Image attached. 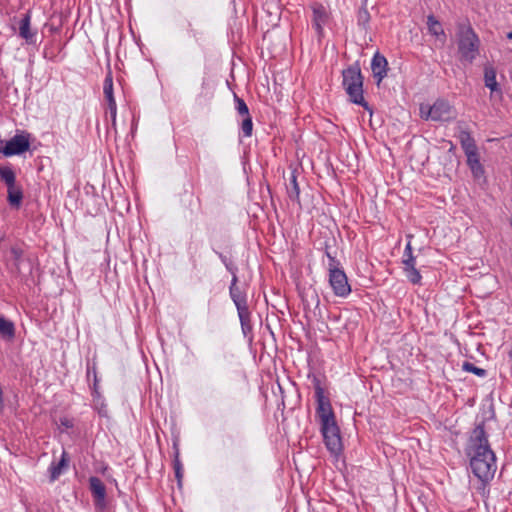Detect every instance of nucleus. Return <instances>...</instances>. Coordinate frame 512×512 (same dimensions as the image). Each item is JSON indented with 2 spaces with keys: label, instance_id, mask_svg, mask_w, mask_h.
I'll return each mask as SVG.
<instances>
[{
  "label": "nucleus",
  "instance_id": "obj_1",
  "mask_svg": "<svg viewBox=\"0 0 512 512\" xmlns=\"http://www.w3.org/2000/svg\"><path fill=\"white\" fill-rule=\"evenodd\" d=\"M466 454L472 473L483 483L493 479L497 470L496 456L490 447L484 424L477 425L471 432Z\"/></svg>",
  "mask_w": 512,
  "mask_h": 512
},
{
  "label": "nucleus",
  "instance_id": "obj_2",
  "mask_svg": "<svg viewBox=\"0 0 512 512\" xmlns=\"http://www.w3.org/2000/svg\"><path fill=\"white\" fill-rule=\"evenodd\" d=\"M456 36L461 61L472 63L479 54V37L468 23H459L457 25Z\"/></svg>",
  "mask_w": 512,
  "mask_h": 512
},
{
  "label": "nucleus",
  "instance_id": "obj_3",
  "mask_svg": "<svg viewBox=\"0 0 512 512\" xmlns=\"http://www.w3.org/2000/svg\"><path fill=\"white\" fill-rule=\"evenodd\" d=\"M343 86L350 100L366 110H369V105L363 97V77L361 69L358 64L349 66L343 70Z\"/></svg>",
  "mask_w": 512,
  "mask_h": 512
},
{
  "label": "nucleus",
  "instance_id": "obj_4",
  "mask_svg": "<svg viewBox=\"0 0 512 512\" xmlns=\"http://www.w3.org/2000/svg\"><path fill=\"white\" fill-rule=\"evenodd\" d=\"M238 277L234 275L229 286V295L236 306L241 328L244 334L251 331V313L247 304V295L237 285Z\"/></svg>",
  "mask_w": 512,
  "mask_h": 512
},
{
  "label": "nucleus",
  "instance_id": "obj_5",
  "mask_svg": "<svg viewBox=\"0 0 512 512\" xmlns=\"http://www.w3.org/2000/svg\"><path fill=\"white\" fill-rule=\"evenodd\" d=\"M420 116L425 120L450 121L456 118V111L448 101L438 99L433 105L422 104Z\"/></svg>",
  "mask_w": 512,
  "mask_h": 512
},
{
  "label": "nucleus",
  "instance_id": "obj_6",
  "mask_svg": "<svg viewBox=\"0 0 512 512\" xmlns=\"http://www.w3.org/2000/svg\"><path fill=\"white\" fill-rule=\"evenodd\" d=\"M0 180L7 187V201L15 208L21 206L23 200V190L16 183V173L10 165H0Z\"/></svg>",
  "mask_w": 512,
  "mask_h": 512
},
{
  "label": "nucleus",
  "instance_id": "obj_7",
  "mask_svg": "<svg viewBox=\"0 0 512 512\" xmlns=\"http://www.w3.org/2000/svg\"><path fill=\"white\" fill-rule=\"evenodd\" d=\"M337 265L335 257H331V263H329V283L336 296L345 298L351 293V287L345 272L339 269Z\"/></svg>",
  "mask_w": 512,
  "mask_h": 512
},
{
  "label": "nucleus",
  "instance_id": "obj_8",
  "mask_svg": "<svg viewBox=\"0 0 512 512\" xmlns=\"http://www.w3.org/2000/svg\"><path fill=\"white\" fill-rule=\"evenodd\" d=\"M313 384L317 402L316 415L319 418L320 424L336 420L330 400L325 396L320 380L315 377Z\"/></svg>",
  "mask_w": 512,
  "mask_h": 512
},
{
  "label": "nucleus",
  "instance_id": "obj_9",
  "mask_svg": "<svg viewBox=\"0 0 512 512\" xmlns=\"http://www.w3.org/2000/svg\"><path fill=\"white\" fill-rule=\"evenodd\" d=\"M30 148V134L25 131H18L8 141H0V151L4 156L10 157L20 155Z\"/></svg>",
  "mask_w": 512,
  "mask_h": 512
},
{
  "label": "nucleus",
  "instance_id": "obj_10",
  "mask_svg": "<svg viewBox=\"0 0 512 512\" xmlns=\"http://www.w3.org/2000/svg\"><path fill=\"white\" fill-rule=\"evenodd\" d=\"M321 433L326 448L331 454L338 455L342 450V441L336 420L321 423Z\"/></svg>",
  "mask_w": 512,
  "mask_h": 512
},
{
  "label": "nucleus",
  "instance_id": "obj_11",
  "mask_svg": "<svg viewBox=\"0 0 512 512\" xmlns=\"http://www.w3.org/2000/svg\"><path fill=\"white\" fill-rule=\"evenodd\" d=\"M312 8V24L315 28L319 37L323 35L324 26L327 24L329 20V12L327 9L319 3H315L311 6Z\"/></svg>",
  "mask_w": 512,
  "mask_h": 512
},
{
  "label": "nucleus",
  "instance_id": "obj_12",
  "mask_svg": "<svg viewBox=\"0 0 512 512\" xmlns=\"http://www.w3.org/2000/svg\"><path fill=\"white\" fill-rule=\"evenodd\" d=\"M387 69V59L379 52L375 53L371 61V70L373 73V77L377 80L378 85L387 76Z\"/></svg>",
  "mask_w": 512,
  "mask_h": 512
},
{
  "label": "nucleus",
  "instance_id": "obj_13",
  "mask_svg": "<svg viewBox=\"0 0 512 512\" xmlns=\"http://www.w3.org/2000/svg\"><path fill=\"white\" fill-rule=\"evenodd\" d=\"M89 488L94 498L95 504L99 507L105 506L106 488L103 482L95 476L89 478Z\"/></svg>",
  "mask_w": 512,
  "mask_h": 512
},
{
  "label": "nucleus",
  "instance_id": "obj_14",
  "mask_svg": "<svg viewBox=\"0 0 512 512\" xmlns=\"http://www.w3.org/2000/svg\"><path fill=\"white\" fill-rule=\"evenodd\" d=\"M19 36L28 44H34L36 41V31L31 30V14L27 12L19 22Z\"/></svg>",
  "mask_w": 512,
  "mask_h": 512
},
{
  "label": "nucleus",
  "instance_id": "obj_15",
  "mask_svg": "<svg viewBox=\"0 0 512 512\" xmlns=\"http://www.w3.org/2000/svg\"><path fill=\"white\" fill-rule=\"evenodd\" d=\"M68 466V456L65 451L61 455L59 462L53 461L49 466L50 481L54 482L62 474L63 470Z\"/></svg>",
  "mask_w": 512,
  "mask_h": 512
},
{
  "label": "nucleus",
  "instance_id": "obj_16",
  "mask_svg": "<svg viewBox=\"0 0 512 512\" xmlns=\"http://www.w3.org/2000/svg\"><path fill=\"white\" fill-rule=\"evenodd\" d=\"M467 157V165L469 166L473 176L475 178H480L484 175V167L480 162V157L478 151L473 152L471 154H466Z\"/></svg>",
  "mask_w": 512,
  "mask_h": 512
},
{
  "label": "nucleus",
  "instance_id": "obj_17",
  "mask_svg": "<svg viewBox=\"0 0 512 512\" xmlns=\"http://www.w3.org/2000/svg\"><path fill=\"white\" fill-rule=\"evenodd\" d=\"M459 140L465 155L478 151L475 140L469 132L461 131L459 134Z\"/></svg>",
  "mask_w": 512,
  "mask_h": 512
},
{
  "label": "nucleus",
  "instance_id": "obj_18",
  "mask_svg": "<svg viewBox=\"0 0 512 512\" xmlns=\"http://www.w3.org/2000/svg\"><path fill=\"white\" fill-rule=\"evenodd\" d=\"M103 94L107 105L115 104L116 100L113 93V78L112 73L109 71L104 79Z\"/></svg>",
  "mask_w": 512,
  "mask_h": 512
},
{
  "label": "nucleus",
  "instance_id": "obj_19",
  "mask_svg": "<svg viewBox=\"0 0 512 512\" xmlns=\"http://www.w3.org/2000/svg\"><path fill=\"white\" fill-rule=\"evenodd\" d=\"M0 335L7 339H13L15 336L14 323L4 316H0Z\"/></svg>",
  "mask_w": 512,
  "mask_h": 512
},
{
  "label": "nucleus",
  "instance_id": "obj_20",
  "mask_svg": "<svg viewBox=\"0 0 512 512\" xmlns=\"http://www.w3.org/2000/svg\"><path fill=\"white\" fill-rule=\"evenodd\" d=\"M485 86L492 92L498 90V83L496 80V71L493 67H486L484 71Z\"/></svg>",
  "mask_w": 512,
  "mask_h": 512
},
{
  "label": "nucleus",
  "instance_id": "obj_21",
  "mask_svg": "<svg viewBox=\"0 0 512 512\" xmlns=\"http://www.w3.org/2000/svg\"><path fill=\"white\" fill-rule=\"evenodd\" d=\"M427 27L430 34L436 37H445V32L442 28L441 23L433 15H429L427 17Z\"/></svg>",
  "mask_w": 512,
  "mask_h": 512
},
{
  "label": "nucleus",
  "instance_id": "obj_22",
  "mask_svg": "<svg viewBox=\"0 0 512 512\" xmlns=\"http://www.w3.org/2000/svg\"><path fill=\"white\" fill-rule=\"evenodd\" d=\"M462 370L473 373L479 377H485L487 372L485 369L475 366L473 363L465 361L462 364Z\"/></svg>",
  "mask_w": 512,
  "mask_h": 512
},
{
  "label": "nucleus",
  "instance_id": "obj_23",
  "mask_svg": "<svg viewBox=\"0 0 512 512\" xmlns=\"http://www.w3.org/2000/svg\"><path fill=\"white\" fill-rule=\"evenodd\" d=\"M404 273L407 277V279L412 283V284H421V280H422V276L420 274V272L415 268H406L404 270Z\"/></svg>",
  "mask_w": 512,
  "mask_h": 512
},
{
  "label": "nucleus",
  "instance_id": "obj_24",
  "mask_svg": "<svg viewBox=\"0 0 512 512\" xmlns=\"http://www.w3.org/2000/svg\"><path fill=\"white\" fill-rule=\"evenodd\" d=\"M253 131V122L250 115L244 117L241 122V132L244 137H250Z\"/></svg>",
  "mask_w": 512,
  "mask_h": 512
},
{
  "label": "nucleus",
  "instance_id": "obj_25",
  "mask_svg": "<svg viewBox=\"0 0 512 512\" xmlns=\"http://www.w3.org/2000/svg\"><path fill=\"white\" fill-rule=\"evenodd\" d=\"M235 99V109L238 112V114L246 117L249 114V108L245 101L242 98H239L237 95L234 96Z\"/></svg>",
  "mask_w": 512,
  "mask_h": 512
},
{
  "label": "nucleus",
  "instance_id": "obj_26",
  "mask_svg": "<svg viewBox=\"0 0 512 512\" xmlns=\"http://www.w3.org/2000/svg\"><path fill=\"white\" fill-rule=\"evenodd\" d=\"M10 253H11L12 258H13V260L15 262L16 269L19 272L20 271V264H21L22 256H23V250L20 247L13 246L10 249Z\"/></svg>",
  "mask_w": 512,
  "mask_h": 512
},
{
  "label": "nucleus",
  "instance_id": "obj_27",
  "mask_svg": "<svg viewBox=\"0 0 512 512\" xmlns=\"http://www.w3.org/2000/svg\"><path fill=\"white\" fill-rule=\"evenodd\" d=\"M299 194H300V190H299V186H298V183H297V180H296V176L295 175H292L291 177V189L289 190V197L293 200H298L299 199Z\"/></svg>",
  "mask_w": 512,
  "mask_h": 512
},
{
  "label": "nucleus",
  "instance_id": "obj_28",
  "mask_svg": "<svg viewBox=\"0 0 512 512\" xmlns=\"http://www.w3.org/2000/svg\"><path fill=\"white\" fill-rule=\"evenodd\" d=\"M217 255L219 256L221 262L225 265L226 269L231 273L232 277H234V275H237V268L232 264L229 258L219 252H217Z\"/></svg>",
  "mask_w": 512,
  "mask_h": 512
},
{
  "label": "nucleus",
  "instance_id": "obj_29",
  "mask_svg": "<svg viewBox=\"0 0 512 512\" xmlns=\"http://www.w3.org/2000/svg\"><path fill=\"white\" fill-rule=\"evenodd\" d=\"M108 113L110 114L112 125L116 124V116H117V104L107 105Z\"/></svg>",
  "mask_w": 512,
  "mask_h": 512
},
{
  "label": "nucleus",
  "instance_id": "obj_30",
  "mask_svg": "<svg viewBox=\"0 0 512 512\" xmlns=\"http://www.w3.org/2000/svg\"><path fill=\"white\" fill-rule=\"evenodd\" d=\"M403 265H404V270L406 268H415L416 267V259L414 256H409L407 258H403Z\"/></svg>",
  "mask_w": 512,
  "mask_h": 512
},
{
  "label": "nucleus",
  "instance_id": "obj_31",
  "mask_svg": "<svg viewBox=\"0 0 512 512\" xmlns=\"http://www.w3.org/2000/svg\"><path fill=\"white\" fill-rule=\"evenodd\" d=\"M369 13L367 10H362L359 12V15H358V21L359 23H362L363 25H366L368 22H369Z\"/></svg>",
  "mask_w": 512,
  "mask_h": 512
},
{
  "label": "nucleus",
  "instance_id": "obj_32",
  "mask_svg": "<svg viewBox=\"0 0 512 512\" xmlns=\"http://www.w3.org/2000/svg\"><path fill=\"white\" fill-rule=\"evenodd\" d=\"M174 469H175V475H176L178 481L180 482L181 477H182V467L178 460L175 461Z\"/></svg>",
  "mask_w": 512,
  "mask_h": 512
},
{
  "label": "nucleus",
  "instance_id": "obj_33",
  "mask_svg": "<svg viewBox=\"0 0 512 512\" xmlns=\"http://www.w3.org/2000/svg\"><path fill=\"white\" fill-rule=\"evenodd\" d=\"M409 256H413L411 241H408L404 249V258H407Z\"/></svg>",
  "mask_w": 512,
  "mask_h": 512
},
{
  "label": "nucleus",
  "instance_id": "obj_34",
  "mask_svg": "<svg viewBox=\"0 0 512 512\" xmlns=\"http://www.w3.org/2000/svg\"><path fill=\"white\" fill-rule=\"evenodd\" d=\"M62 424L65 425L66 427H70L71 426V424L69 423L68 420L62 421Z\"/></svg>",
  "mask_w": 512,
  "mask_h": 512
},
{
  "label": "nucleus",
  "instance_id": "obj_35",
  "mask_svg": "<svg viewBox=\"0 0 512 512\" xmlns=\"http://www.w3.org/2000/svg\"><path fill=\"white\" fill-rule=\"evenodd\" d=\"M326 255L329 258V263H331V257H333L329 251L326 250Z\"/></svg>",
  "mask_w": 512,
  "mask_h": 512
},
{
  "label": "nucleus",
  "instance_id": "obj_36",
  "mask_svg": "<svg viewBox=\"0 0 512 512\" xmlns=\"http://www.w3.org/2000/svg\"><path fill=\"white\" fill-rule=\"evenodd\" d=\"M507 38L512 40V31L507 33Z\"/></svg>",
  "mask_w": 512,
  "mask_h": 512
},
{
  "label": "nucleus",
  "instance_id": "obj_37",
  "mask_svg": "<svg viewBox=\"0 0 512 512\" xmlns=\"http://www.w3.org/2000/svg\"><path fill=\"white\" fill-rule=\"evenodd\" d=\"M190 32L193 34V36H195V32L193 31V29H190Z\"/></svg>",
  "mask_w": 512,
  "mask_h": 512
}]
</instances>
